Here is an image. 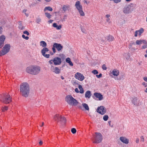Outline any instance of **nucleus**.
I'll list each match as a JSON object with an SVG mask.
<instances>
[{
	"mask_svg": "<svg viewBox=\"0 0 147 147\" xmlns=\"http://www.w3.org/2000/svg\"><path fill=\"white\" fill-rule=\"evenodd\" d=\"M78 88L80 89L79 92L80 93L83 94L84 92V90L83 88H82V86L81 85H79L78 86Z\"/></svg>",
	"mask_w": 147,
	"mask_h": 147,
	"instance_id": "c756f323",
	"label": "nucleus"
},
{
	"mask_svg": "<svg viewBox=\"0 0 147 147\" xmlns=\"http://www.w3.org/2000/svg\"><path fill=\"white\" fill-rule=\"evenodd\" d=\"M45 15L49 19H50L51 17V15L49 13L45 12Z\"/></svg>",
	"mask_w": 147,
	"mask_h": 147,
	"instance_id": "f704fd0d",
	"label": "nucleus"
},
{
	"mask_svg": "<svg viewBox=\"0 0 147 147\" xmlns=\"http://www.w3.org/2000/svg\"><path fill=\"white\" fill-rule=\"evenodd\" d=\"M67 16L66 15H65L63 16V18L62 20V21H65V20L67 19Z\"/></svg>",
	"mask_w": 147,
	"mask_h": 147,
	"instance_id": "a18cd8bd",
	"label": "nucleus"
},
{
	"mask_svg": "<svg viewBox=\"0 0 147 147\" xmlns=\"http://www.w3.org/2000/svg\"><path fill=\"white\" fill-rule=\"evenodd\" d=\"M142 43L146 44L147 42L145 40H138L136 41V43L137 45H140Z\"/></svg>",
	"mask_w": 147,
	"mask_h": 147,
	"instance_id": "6ab92c4d",
	"label": "nucleus"
},
{
	"mask_svg": "<svg viewBox=\"0 0 147 147\" xmlns=\"http://www.w3.org/2000/svg\"><path fill=\"white\" fill-rule=\"evenodd\" d=\"M124 57L127 60H129L130 58V55L129 53H125Z\"/></svg>",
	"mask_w": 147,
	"mask_h": 147,
	"instance_id": "2f4dec72",
	"label": "nucleus"
},
{
	"mask_svg": "<svg viewBox=\"0 0 147 147\" xmlns=\"http://www.w3.org/2000/svg\"><path fill=\"white\" fill-rule=\"evenodd\" d=\"M144 80L145 81L147 82V77H145L143 78Z\"/></svg>",
	"mask_w": 147,
	"mask_h": 147,
	"instance_id": "6e6d98bb",
	"label": "nucleus"
},
{
	"mask_svg": "<svg viewBox=\"0 0 147 147\" xmlns=\"http://www.w3.org/2000/svg\"><path fill=\"white\" fill-rule=\"evenodd\" d=\"M46 2H49L51 1L52 0H44Z\"/></svg>",
	"mask_w": 147,
	"mask_h": 147,
	"instance_id": "13d9d810",
	"label": "nucleus"
},
{
	"mask_svg": "<svg viewBox=\"0 0 147 147\" xmlns=\"http://www.w3.org/2000/svg\"><path fill=\"white\" fill-rule=\"evenodd\" d=\"M65 101L67 103L72 106H76L78 104V102L71 95H67L65 98Z\"/></svg>",
	"mask_w": 147,
	"mask_h": 147,
	"instance_id": "20e7f679",
	"label": "nucleus"
},
{
	"mask_svg": "<svg viewBox=\"0 0 147 147\" xmlns=\"http://www.w3.org/2000/svg\"><path fill=\"white\" fill-rule=\"evenodd\" d=\"M19 29L22 30L24 29V27L22 26V24L20 23L19 26Z\"/></svg>",
	"mask_w": 147,
	"mask_h": 147,
	"instance_id": "c9c22d12",
	"label": "nucleus"
},
{
	"mask_svg": "<svg viewBox=\"0 0 147 147\" xmlns=\"http://www.w3.org/2000/svg\"><path fill=\"white\" fill-rule=\"evenodd\" d=\"M62 9L64 12H65L67 11H69L70 9V6L69 5H63Z\"/></svg>",
	"mask_w": 147,
	"mask_h": 147,
	"instance_id": "a211bd4d",
	"label": "nucleus"
},
{
	"mask_svg": "<svg viewBox=\"0 0 147 147\" xmlns=\"http://www.w3.org/2000/svg\"><path fill=\"white\" fill-rule=\"evenodd\" d=\"M130 11V8L128 6H126L123 9V12L125 13H128Z\"/></svg>",
	"mask_w": 147,
	"mask_h": 147,
	"instance_id": "4be33fe9",
	"label": "nucleus"
},
{
	"mask_svg": "<svg viewBox=\"0 0 147 147\" xmlns=\"http://www.w3.org/2000/svg\"><path fill=\"white\" fill-rule=\"evenodd\" d=\"M44 124V123L43 122H42V125L40 126L41 127H42V126H43Z\"/></svg>",
	"mask_w": 147,
	"mask_h": 147,
	"instance_id": "338daca9",
	"label": "nucleus"
},
{
	"mask_svg": "<svg viewBox=\"0 0 147 147\" xmlns=\"http://www.w3.org/2000/svg\"><path fill=\"white\" fill-rule=\"evenodd\" d=\"M144 31V29L142 28H141L139 30H138V35H140L141 34L143 33Z\"/></svg>",
	"mask_w": 147,
	"mask_h": 147,
	"instance_id": "473e14b6",
	"label": "nucleus"
},
{
	"mask_svg": "<svg viewBox=\"0 0 147 147\" xmlns=\"http://www.w3.org/2000/svg\"><path fill=\"white\" fill-rule=\"evenodd\" d=\"M53 21V20H50L49 21V22L50 23H51Z\"/></svg>",
	"mask_w": 147,
	"mask_h": 147,
	"instance_id": "774afa93",
	"label": "nucleus"
},
{
	"mask_svg": "<svg viewBox=\"0 0 147 147\" xmlns=\"http://www.w3.org/2000/svg\"><path fill=\"white\" fill-rule=\"evenodd\" d=\"M3 28L1 26H0V34H1L3 32Z\"/></svg>",
	"mask_w": 147,
	"mask_h": 147,
	"instance_id": "864d4df0",
	"label": "nucleus"
},
{
	"mask_svg": "<svg viewBox=\"0 0 147 147\" xmlns=\"http://www.w3.org/2000/svg\"><path fill=\"white\" fill-rule=\"evenodd\" d=\"M111 74L114 76H117L119 75V71L117 69H113L111 72Z\"/></svg>",
	"mask_w": 147,
	"mask_h": 147,
	"instance_id": "5701e85b",
	"label": "nucleus"
},
{
	"mask_svg": "<svg viewBox=\"0 0 147 147\" xmlns=\"http://www.w3.org/2000/svg\"><path fill=\"white\" fill-rule=\"evenodd\" d=\"M135 43L133 41L131 42L129 44V49H131L132 50H135L136 49L134 47H132V46L133 45H135Z\"/></svg>",
	"mask_w": 147,
	"mask_h": 147,
	"instance_id": "412c9836",
	"label": "nucleus"
},
{
	"mask_svg": "<svg viewBox=\"0 0 147 147\" xmlns=\"http://www.w3.org/2000/svg\"><path fill=\"white\" fill-rule=\"evenodd\" d=\"M63 48V47L60 44L56 43H54L53 45L52 50L53 53H55L56 51L55 48H56L58 51H61Z\"/></svg>",
	"mask_w": 147,
	"mask_h": 147,
	"instance_id": "1a4fd4ad",
	"label": "nucleus"
},
{
	"mask_svg": "<svg viewBox=\"0 0 147 147\" xmlns=\"http://www.w3.org/2000/svg\"><path fill=\"white\" fill-rule=\"evenodd\" d=\"M50 69L51 70L56 74H58L60 73V70L58 67H55L54 66L51 65Z\"/></svg>",
	"mask_w": 147,
	"mask_h": 147,
	"instance_id": "4468645a",
	"label": "nucleus"
},
{
	"mask_svg": "<svg viewBox=\"0 0 147 147\" xmlns=\"http://www.w3.org/2000/svg\"><path fill=\"white\" fill-rule=\"evenodd\" d=\"M139 101L140 100L138 98H136L133 99L132 102L134 105H139Z\"/></svg>",
	"mask_w": 147,
	"mask_h": 147,
	"instance_id": "aec40b11",
	"label": "nucleus"
},
{
	"mask_svg": "<svg viewBox=\"0 0 147 147\" xmlns=\"http://www.w3.org/2000/svg\"><path fill=\"white\" fill-rule=\"evenodd\" d=\"M22 37L23 38L26 40H28L29 39V37L28 36H26L24 34L22 35Z\"/></svg>",
	"mask_w": 147,
	"mask_h": 147,
	"instance_id": "ea45409f",
	"label": "nucleus"
},
{
	"mask_svg": "<svg viewBox=\"0 0 147 147\" xmlns=\"http://www.w3.org/2000/svg\"><path fill=\"white\" fill-rule=\"evenodd\" d=\"M92 73L93 74H98V71L96 70H94L92 71Z\"/></svg>",
	"mask_w": 147,
	"mask_h": 147,
	"instance_id": "58836bf2",
	"label": "nucleus"
},
{
	"mask_svg": "<svg viewBox=\"0 0 147 147\" xmlns=\"http://www.w3.org/2000/svg\"><path fill=\"white\" fill-rule=\"evenodd\" d=\"M106 18H108L110 17V15L109 14H107L106 15Z\"/></svg>",
	"mask_w": 147,
	"mask_h": 147,
	"instance_id": "bf43d9fd",
	"label": "nucleus"
},
{
	"mask_svg": "<svg viewBox=\"0 0 147 147\" xmlns=\"http://www.w3.org/2000/svg\"><path fill=\"white\" fill-rule=\"evenodd\" d=\"M71 132L73 134L76 133V129L74 128H72L71 129Z\"/></svg>",
	"mask_w": 147,
	"mask_h": 147,
	"instance_id": "4c0bfd02",
	"label": "nucleus"
},
{
	"mask_svg": "<svg viewBox=\"0 0 147 147\" xmlns=\"http://www.w3.org/2000/svg\"><path fill=\"white\" fill-rule=\"evenodd\" d=\"M49 51V49L46 48H43L41 50V52L42 55L44 57L47 58H49L50 57L49 54H46V52H48Z\"/></svg>",
	"mask_w": 147,
	"mask_h": 147,
	"instance_id": "f8f14e48",
	"label": "nucleus"
},
{
	"mask_svg": "<svg viewBox=\"0 0 147 147\" xmlns=\"http://www.w3.org/2000/svg\"><path fill=\"white\" fill-rule=\"evenodd\" d=\"M40 45L43 48L47 46L46 43L44 41H41L40 42Z\"/></svg>",
	"mask_w": 147,
	"mask_h": 147,
	"instance_id": "cd10ccee",
	"label": "nucleus"
},
{
	"mask_svg": "<svg viewBox=\"0 0 147 147\" xmlns=\"http://www.w3.org/2000/svg\"><path fill=\"white\" fill-rule=\"evenodd\" d=\"M26 11H27V10L26 9H24L23 10V12L25 13V14L27 16V17H28V14L26 13Z\"/></svg>",
	"mask_w": 147,
	"mask_h": 147,
	"instance_id": "c03bdc74",
	"label": "nucleus"
},
{
	"mask_svg": "<svg viewBox=\"0 0 147 147\" xmlns=\"http://www.w3.org/2000/svg\"><path fill=\"white\" fill-rule=\"evenodd\" d=\"M40 67L37 65H31L27 67L26 69V72L33 75L38 74L40 71Z\"/></svg>",
	"mask_w": 147,
	"mask_h": 147,
	"instance_id": "f03ea898",
	"label": "nucleus"
},
{
	"mask_svg": "<svg viewBox=\"0 0 147 147\" xmlns=\"http://www.w3.org/2000/svg\"><path fill=\"white\" fill-rule=\"evenodd\" d=\"M94 95L99 100H102L103 99V96L100 93L95 92L94 94Z\"/></svg>",
	"mask_w": 147,
	"mask_h": 147,
	"instance_id": "f3484780",
	"label": "nucleus"
},
{
	"mask_svg": "<svg viewBox=\"0 0 147 147\" xmlns=\"http://www.w3.org/2000/svg\"><path fill=\"white\" fill-rule=\"evenodd\" d=\"M0 101L5 104H8L11 101V97L10 95L4 93L0 96Z\"/></svg>",
	"mask_w": 147,
	"mask_h": 147,
	"instance_id": "39448f33",
	"label": "nucleus"
},
{
	"mask_svg": "<svg viewBox=\"0 0 147 147\" xmlns=\"http://www.w3.org/2000/svg\"><path fill=\"white\" fill-rule=\"evenodd\" d=\"M120 140L123 143L125 144H127L129 143V140L125 137H120Z\"/></svg>",
	"mask_w": 147,
	"mask_h": 147,
	"instance_id": "dca6fc26",
	"label": "nucleus"
},
{
	"mask_svg": "<svg viewBox=\"0 0 147 147\" xmlns=\"http://www.w3.org/2000/svg\"><path fill=\"white\" fill-rule=\"evenodd\" d=\"M54 65H60L61 63V59L59 57H55L53 59Z\"/></svg>",
	"mask_w": 147,
	"mask_h": 147,
	"instance_id": "ddd939ff",
	"label": "nucleus"
},
{
	"mask_svg": "<svg viewBox=\"0 0 147 147\" xmlns=\"http://www.w3.org/2000/svg\"><path fill=\"white\" fill-rule=\"evenodd\" d=\"M110 20V19H109V18H108V19H107V22H109Z\"/></svg>",
	"mask_w": 147,
	"mask_h": 147,
	"instance_id": "e2e57ef3",
	"label": "nucleus"
},
{
	"mask_svg": "<svg viewBox=\"0 0 147 147\" xmlns=\"http://www.w3.org/2000/svg\"><path fill=\"white\" fill-rule=\"evenodd\" d=\"M96 111L97 112L102 115L104 114L106 111L105 108L103 106L98 107Z\"/></svg>",
	"mask_w": 147,
	"mask_h": 147,
	"instance_id": "9b49d317",
	"label": "nucleus"
},
{
	"mask_svg": "<svg viewBox=\"0 0 147 147\" xmlns=\"http://www.w3.org/2000/svg\"><path fill=\"white\" fill-rule=\"evenodd\" d=\"M83 2H84V3H86V4H88L87 2V1H86V0H84V1H83Z\"/></svg>",
	"mask_w": 147,
	"mask_h": 147,
	"instance_id": "69168bd1",
	"label": "nucleus"
},
{
	"mask_svg": "<svg viewBox=\"0 0 147 147\" xmlns=\"http://www.w3.org/2000/svg\"><path fill=\"white\" fill-rule=\"evenodd\" d=\"M75 77L76 79L80 81H82L85 78L83 75L80 72H77L75 74Z\"/></svg>",
	"mask_w": 147,
	"mask_h": 147,
	"instance_id": "9d476101",
	"label": "nucleus"
},
{
	"mask_svg": "<svg viewBox=\"0 0 147 147\" xmlns=\"http://www.w3.org/2000/svg\"><path fill=\"white\" fill-rule=\"evenodd\" d=\"M53 26L54 28H56L57 30H60L62 28V26L61 25L57 26V23H55L53 24Z\"/></svg>",
	"mask_w": 147,
	"mask_h": 147,
	"instance_id": "393cba45",
	"label": "nucleus"
},
{
	"mask_svg": "<svg viewBox=\"0 0 147 147\" xmlns=\"http://www.w3.org/2000/svg\"><path fill=\"white\" fill-rule=\"evenodd\" d=\"M75 92L77 93H78L79 92L78 89L77 88H76L75 89Z\"/></svg>",
	"mask_w": 147,
	"mask_h": 147,
	"instance_id": "5fc2aeb1",
	"label": "nucleus"
},
{
	"mask_svg": "<svg viewBox=\"0 0 147 147\" xmlns=\"http://www.w3.org/2000/svg\"><path fill=\"white\" fill-rule=\"evenodd\" d=\"M10 46L9 44H7L5 45L3 50L0 52V56H1L5 55L9 51Z\"/></svg>",
	"mask_w": 147,
	"mask_h": 147,
	"instance_id": "6e6552de",
	"label": "nucleus"
},
{
	"mask_svg": "<svg viewBox=\"0 0 147 147\" xmlns=\"http://www.w3.org/2000/svg\"><path fill=\"white\" fill-rule=\"evenodd\" d=\"M147 47L146 45H144L142 46V48L143 49H145Z\"/></svg>",
	"mask_w": 147,
	"mask_h": 147,
	"instance_id": "052dcab7",
	"label": "nucleus"
},
{
	"mask_svg": "<svg viewBox=\"0 0 147 147\" xmlns=\"http://www.w3.org/2000/svg\"><path fill=\"white\" fill-rule=\"evenodd\" d=\"M83 106L85 108L86 110H89V108L88 105L86 103L82 104Z\"/></svg>",
	"mask_w": 147,
	"mask_h": 147,
	"instance_id": "7c9ffc66",
	"label": "nucleus"
},
{
	"mask_svg": "<svg viewBox=\"0 0 147 147\" xmlns=\"http://www.w3.org/2000/svg\"><path fill=\"white\" fill-rule=\"evenodd\" d=\"M41 21V19L40 18H37L36 19V22L37 23H39Z\"/></svg>",
	"mask_w": 147,
	"mask_h": 147,
	"instance_id": "37998d69",
	"label": "nucleus"
},
{
	"mask_svg": "<svg viewBox=\"0 0 147 147\" xmlns=\"http://www.w3.org/2000/svg\"><path fill=\"white\" fill-rule=\"evenodd\" d=\"M106 38L107 40L109 42L113 41L114 39V37L113 36L111 35L107 36Z\"/></svg>",
	"mask_w": 147,
	"mask_h": 147,
	"instance_id": "b1692460",
	"label": "nucleus"
},
{
	"mask_svg": "<svg viewBox=\"0 0 147 147\" xmlns=\"http://www.w3.org/2000/svg\"><path fill=\"white\" fill-rule=\"evenodd\" d=\"M96 76L97 78H99L102 77V74L100 73L99 75H96Z\"/></svg>",
	"mask_w": 147,
	"mask_h": 147,
	"instance_id": "8fccbe9b",
	"label": "nucleus"
},
{
	"mask_svg": "<svg viewBox=\"0 0 147 147\" xmlns=\"http://www.w3.org/2000/svg\"><path fill=\"white\" fill-rule=\"evenodd\" d=\"M8 109V107L7 106H5L4 107H2L1 110L2 112H5L7 111Z\"/></svg>",
	"mask_w": 147,
	"mask_h": 147,
	"instance_id": "72a5a7b5",
	"label": "nucleus"
},
{
	"mask_svg": "<svg viewBox=\"0 0 147 147\" xmlns=\"http://www.w3.org/2000/svg\"><path fill=\"white\" fill-rule=\"evenodd\" d=\"M66 61L67 63H68L70 66H72L73 65V64L71 61V59L69 58H67L66 59Z\"/></svg>",
	"mask_w": 147,
	"mask_h": 147,
	"instance_id": "bb28decb",
	"label": "nucleus"
},
{
	"mask_svg": "<svg viewBox=\"0 0 147 147\" xmlns=\"http://www.w3.org/2000/svg\"><path fill=\"white\" fill-rule=\"evenodd\" d=\"M91 95V92L90 91H87L85 94V96L86 98H90Z\"/></svg>",
	"mask_w": 147,
	"mask_h": 147,
	"instance_id": "a878e982",
	"label": "nucleus"
},
{
	"mask_svg": "<svg viewBox=\"0 0 147 147\" xmlns=\"http://www.w3.org/2000/svg\"><path fill=\"white\" fill-rule=\"evenodd\" d=\"M102 68L104 70H106L107 69L105 64H103L102 65Z\"/></svg>",
	"mask_w": 147,
	"mask_h": 147,
	"instance_id": "79ce46f5",
	"label": "nucleus"
},
{
	"mask_svg": "<svg viewBox=\"0 0 147 147\" xmlns=\"http://www.w3.org/2000/svg\"><path fill=\"white\" fill-rule=\"evenodd\" d=\"M5 39V37L4 35L0 36V49L4 45V42Z\"/></svg>",
	"mask_w": 147,
	"mask_h": 147,
	"instance_id": "2eb2a0df",
	"label": "nucleus"
},
{
	"mask_svg": "<svg viewBox=\"0 0 147 147\" xmlns=\"http://www.w3.org/2000/svg\"><path fill=\"white\" fill-rule=\"evenodd\" d=\"M111 1H113L115 3H118L120 2L121 0H110Z\"/></svg>",
	"mask_w": 147,
	"mask_h": 147,
	"instance_id": "a19ab883",
	"label": "nucleus"
},
{
	"mask_svg": "<svg viewBox=\"0 0 147 147\" xmlns=\"http://www.w3.org/2000/svg\"><path fill=\"white\" fill-rule=\"evenodd\" d=\"M138 30L136 31L135 33L134 36L135 37H137L138 36Z\"/></svg>",
	"mask_w": 147,
	"mask_h": 147,
	"instance_id": "603ef678",
	"label": "nucleus"
},
{
	"mask_svg": "<svg viewBox=\"0 0 147 147\" xmlns=\"http://www.w3.org/2000/svg\"><path fill=\"white\" fill-rule=\"evenodd\" d=\"M47 10L52 11H53V9L50 6L46 7L44 9V12H46Z\"/></svg>",
	"mask_w": 147,
	"mask_h": 147,
	"instance_id": "c85d7f7f",
	"label": "nucleus"
},
{
	"mask_svg": "<svg viewBox=\"0 0 147 147\" xmlns=\"http://www.w3.org/2000/svg\"><path fill=\"white\" fill-rule=\"evenodd\" d=\"M75 6L80 16H85V13L83 10L81 4L80 2L79 1H76Z\"/></svg>",
	"mask_w": 147,
	"mask_h": 147,
	"instance_id": "0eeeda50",
	"label": "nucleus"
},
{
	"mask_svg": "<svg viewBox=\"0 0 147 147\" xmlns=\"http://www.w3.org/2000/svg\"><path fill=\"white\" fill-rule=\"evenodd\" d=\"M42 143H43V142H42L41 141H40L39 142V144H40V145H42Z\"/></svg>",
	"mask_w": 147,
	"mask_h": 147,
	"instance_id": "680f3d73",
	"label": "nucleus"
},
{
	"mask_svg": "<svg viewBox=\"0 0 147 147\" xmlns=\"http://www.w3.org/2000/svg\"><path fill=\"white\" fill-rule=\"evenodd\" d=\"M53 119L55 121H57L61 125H64L66 123V119L64 116H62L59 114H56L54 115Z\"/></svg>",
	"mask_w": 147,
	"mask_h": 147,
	"instance_id": "423d86ee",
	"label": "nucleus"
},
{
	"mask_svg": "<svg viewBox=\"0 0 147 147\" xmlns=\"http://www.w3.org/2000/svg\"><path fill=\"white\" fill-rule=\"evenodd\" d=\"M140 139H141V141H142V142H144V138L143 136H142L140 137Z\"/></svg>",
	"mask_w": 147,
	"mask_h": 147,
	"instance_id": "de8ad7c7",
	"label": "nucleus"
},
{
	"mask_svg": "<svg viewBox=\"0 0 147 147\" xmlns=\"http://www.w3.org/2000/svg\"><path fill=\"white\" fill-rule=\"evenodd\" d=\"M111 121H108V123L109 124V126H111Z\"/></svg>",
	"mask_w": 147,
	"mask_h": 147,
	"instance_id": "0e129e2a",
	"label": "nucleus"
},
{
	"mask_svg": "<svg viewBox=\"0 0 147 147\" xmlns=\"http://www.w3.org/2000/svg\"><path fill=\"white\" fill-rule=\"evenodd\" d=\"M53 59H51L49 61V63L50 65L52 64L53 62Z\"/></svg>",
	"mask_w": 147,
	"mask_h": 147,
	"instance_id": "09e8293b",
	"label": "nucleus"
},
{
	"mask_svg": "<svg viewBox=\"0 0 147 147\" xmlns=\"http://www.w3.org/2000/svg\"><path fill=\"white\" fill-rule=\"evenodd\" d=\"M23 33L24 34H26L27 36H28L29 35V33L27 30H25V31H24L23 32Z\"/></svg>",
	"mask_w": 147,
	"mask_h": 147,
	"instance_id": "49530a36",
	"label": "nucleus"
},
{
	"mask_svg": "<svg viewBox=\"0 0 147 147\" xmlns=\"http://www.w3.org/2000/svg\"><path fill=\"white\" fill-rule=\"evenodd\" d=\"M20 92L23 96L28 97L30 92L29 85L26 82L22 83L20 85Z\"/></svg>",
	"mask_w": 147,
	"mask_h": 147,
	"instance_id": "f257e3e1",
	"label": "nucleus"
},
{
	"mask_svg": "<svg viewBox=\"0 0 147 147\" xmlns=\"http://www.w3.org/2000/svg\"><path fill=\"white\" fill-rule=\"evenodd\" d=\"M142 84L145 87H147V83H146L145 82H143L142 83Z\"/></svg>",
	"mask_w": 147,
	"mask_h": 147,
	"instance_id": "3c124183",
	"label": "nucleus"
},
{
	"mask_svg": "<svg viewBox=\"0 0 147 147\" xmlns=\"http://www.w3.org/2000/svg\"><path fill=\"white\" fill-rule=\"evenodd\" d=\"M109 118L108 116L107 115H105L103 117V119L105 121H107L108 120Z\"/></svg>",
	"mask_w": 147,
	"mask_h": 147,
	"instance_id": "e433bc0d",
	"label": "nucleus"
},
{
	"mask_svg": "<svg viewBox=\"0 0 147 147\" xmlns=\"http://www.w3.org/2000/svg\"><path fill=\"white\" fill-rule=\"evenodd\" d=\"M93 143L98 144L101 142L102 140V136L99 132H95L91 139Z\"/></svg>",
	"mask_w": 147,
	"mask_h": 147,
	"instance_id": "7ed1b4c3",
	"label": "nucleus"
},
{
	"mask_svg": "<svg viewBox=\"0 0 147 147\" xmlns=\"http://www.w3.org/2000/svg\"><path fill=\"white\" fill-rule=\"evenodd\" d=\"M136 142L137 143H138L139 142V139L138 138H137L136 140Z\"/></svg>",
	"mask_w": 147,
	"mask_h": 147,
	"instance_id": "4d7b16f0",
	"label": "nucleus"
}]
</instances>
